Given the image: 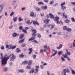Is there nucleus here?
Returning <instances> with one entry per match:
<instances>
[{
    "label": "nucleus",
    "instance_id": "1",
    "mask_svg": "<svg viewBox=\"0 0 75 75\" xmlns=\"http://www.w3.org/2000/svg\"><path fill=\"white\" fill-rule=\"evenodd\" d=\"M0 59H2L1 60V65H6L7 63V60L9 59V57H4L3 58V53H0Z\"/></svg>",
    "mask_w": 75,
    "mask_h": 75
},
{
    "label": "nucleus",
    "instance_id": "2",
    "mask_svg": "<svg viewBox=\"0 0 75 75\" xmlns=\"http://www.w3.org/2000/svg\"><path fill=\"white\" fill-rule=\"evenodd\" d=\"M32 31L33 33L32 34V37L31 38L29 39V41L34 40L35 37L36 36V31L35 29L32 30Z\"/></svg>",
    "mask_w": 75,
    "mask_h": 75
},
{
    "label": "nucleus",
    "instance_id": "3",
    "mask_svg": "<svg viewBox=\"0 0 75 75\" xmlns=\"http://www.w3.org/2000/svg\"><path fill=\"white\" fill-rule=\"evenodd\" d=\"M9 57H10V61H14V59L16 58V56L14 55V54H13V53L10 54V55L9 56Z\"/></svg>",
    "mask_w": 75,
    "mask_h": 75
},
{
    "label": "nucleus",
    "instance_id": "4",
    "mask_svg": "<svg viewBox=\"0 0 75 75\" xmlns=\"http://www.w3.org/2000/svg\"><path fill=\"white\" fill-rule=\"evenodd\" d=\"M59 17H56L55 18V19H54V21L56 22V23L57 24H59L60 23H61L62 24V22L61 21H60V22L58 21V20H59Z\"/></svg>",
    "mask_w": 75,
    "mask_h": 75
},
{
    "label": "nucleus",
    "instance_id": "5",
    "mask_svg": "<svg viewBox=\"0 0 75 75\" xmlns=\"http://www.w3.org/2000/svg\"><path fill=\"white\" fill-rule=\"evenodd\" d=\"M71 36V34L69 33H65L63 34V37L64 38L69 37Z\"/></svg>",
    "mask_w": 75,
    "mask_h": 75
},
{
    "label": "nucleus",
    "instance_id": "6",
    "mask_svg": "<svg viewBox=\"0 0 75 75\" xmlns=\"http://www.w3.org/2000/svg\"><path fill=\"white\" fill-rule=\"evenodd\" d=\"M30 16L32 17H36V14L35 13L33 12H31L30 13Z\"/></svg>",
    "mask_w": 75,
    "mask_h": 75
},
{
    "label": "nucleus",
    "instance_id": "7",
    "mask_svg": "<svg viewBox=\"0 0 75 75\" xmlns=\"http://www.w3.org/2000/svg\"><path fill=\"white\" fill-rule=\"evenodd\" d=\"M52 52H54V53L50 56L51 58V57H52V56H55V55H56V54H57V51L54 50V49H52Z\"/></svg>",
    "mask_w": 75,
    "mask_h": 75
},
{
    "label": "nucleus",
    "instance_id": "8",
    "mask_svg": "<svg viewBox=\"0 0 75 75\" xmlns=\"http://www.w3.org/2000/svg\"><path fill=\"white\" fill-rule=\"evenodd\" d=\"M17 71L18 74L20 73V72H21V73H23V72H24V69H21L18 70Z\"/></svg>",
    "mask_w": 75,
    "mask_h": 75
},
{
    "label": "nucleus",
    "instance_id": "9",
    "mask_svg": "<svg viewBox=\"0 0 75 75\" xmlns=\"http://www.w3.org/2000/svg\"><path fill=\"white\" fill-rule=\"evenodd\" d=\"M19 35H20L19 34H18L16 33H14L13 34V37H16L19 36Z\"/></svg>",
    "mask_w": 75,
    "mask_h": 75
},
{
    "label": "nucleus",
    "instance_id": "10",
    "mask_svg": "<svg viewBox=\"0 0 75 75\" xmlns=\"http://www.w3.org/2000/svg\"><path fill=\"white\" fill-rule=\"evenodd\" d=\"M47 26L48 28L50 27H51V28H54V26L52 25H50V24H49L47 25Z\"/></svg>",
    "mask_w": 75,
    "mask_h": 75
},
{
    "label": "nucleus",
    "instance_id": "11",
    "mask_svg": "<svg viewBox=\"0 0 75 75\" xmlns=\"http://www.w3.org/2000/svg\"><path fill=\"white\" fill-rule=\"evenodd\" d=\"M32 22H33V24L34 25H35V24H36L38 25H39V23L37 21H32Z\"/></svg>",
    "mask_w": 75,
    "mask_h": 75
},
{
    "label": "nucleus",
    "instance_id": "12",
    "mask_svg": "<svg viewBox=\"0 0 75 75\" xmlns=\"http://www.w3.org/2000/svg\"><path fill=\"white\" fill-rule=\"evenodd\" d=\"M24 40H25V39H23L21 40L18 42V44H21V43L24 42Z\"/></svg>",
    "mask_w": 75,
    "mask_h": 75
},
{
    "label": "nucleus",
    "instance_id": "13",
    "mask_svg": "<svg viewBox=\"0 0 75 75\" xmlns=\"http://www.w3.org/2000/svg\"><path fill=\"white\" fill-rule=\"evenodd\" d=\"M3 9V6L2 5H0V13H1Z\"/></svg>",
    "mask_w": 75,
    "mask_h": 75
},
{
    "label": "nucleus",
    "instance_id": "14",
    "mask_svg": "<svg viewBox=\"0 0 75 75\" xmlns=\"http://www.w3.org/2000/svg\"><path fill=\"white\" fill-rule=\"evenodd\" d=\"M62 57H63L64 58H67V57H68V55L66 53L64 54H62Z\"/></svg>",
    "mask_w": 75,
    "mask_h": 75
},
{
    "label": "nucleus",
    "instance_id": "15",
    "mask_svg": "<svg viewBox=\"0 0 75 75\" xmlns=\"http://www.w3.org/2000/svg\"><path fill=\"white\" fill-rule=\"evenodd\" d=\"M41 8L44 10H47V6H41Z\"/></svg>",
    "mask_w": 75,
    "mask_h": 75
},
{
    "label": "nucleus",
    "instance_id": "16",
    "mask_svg": "<svg viewBox=\"0 0 75 75\" xmlns=\"http://www.w3.org/2000/svg\"><path fill=\"white\" fill-rule=\"evenodd\" d=\"M61 8L62 10V11H64V10L67 9V7L65 6H63L61 7Z\"/></svg>",
    "mask_w": 75,
    "mask_h": 75
},
{
    "label": "nucleus",
    "instance_id": "17",
    "mask_svg": "<svg viewBox=\"0 0 75 75\" xmlns=\"http://www.w3.org/2000/svg\"><path fill=\"white\" fill-rule=\"evenodd\" d=\"M26 23L27 24H28V25H30L32 24V22H30V20H28L27 21Z\"/></svg>",
    "mask_w": 75,
    "mask_h": 75
},
{
    "label": "nucleus",
    "instance_id": "18",
    "mask_svg": "<svg viewBox=\"0 0 75 75\" xmlns=\"http://www.w3.org/2000/svg\"><path fill=\"white\" fill-rule=\"evenodd\" d=\"M34 72V68H32L30 72V74H33Z\"/></svg>",
    "mask_w": 75,
    "mask_h": 75
},
{
    "label": "nucleus",
    "instance_id": "19",
    "mask_svg": "<svg viewBox=\"0 0 75 75\" xmlns=\"http://www.w3.org/2000/svg\"><path fill=\"white\" fill-rule=\"evenodd\" d=\"M23 38H24V34H22L20 35L19 37V39H23Z\"/></svg>",
    "mask_w": 75,
    "mask_h": 75
},
{
    "label": "nucleus",
    "instance_id": "20",
    "mask_svg": "<svg viewBox=\"0 0 75 75\" xmlns=\"http://www.w3.org/2000/svg\"><path fill=\"white\" fill-rule=\"evenodd\" d=\"M3 71H4V72H6L8 71V68H7V67H4L3 68Z\"/></svg>",
    "mask_w": 75,
    "mask_h": 75
},
{
    "label": "nucleus",
    "instance_id": "21",
    "mask_svg": "<svg viewBox=\"0 0 75 75\" xmlns=\"http://www.w3.org/2000/svg\"><path fill=\"white\" fill-rule=\"evenodd\" d=\"M44 23L45 24H48L49 23V21L48 19H45L44 21Z\"/></svg>",
    "mask_w": 75,
    "mask_h": 75
},
{
    "label": "nucleus",
    "instance_id": "22",
    "mask_svg": "<svg viewBox=\"0 0 75 75\" xmlns=\"http://www.w3.org/2000/svg\"><path fill=\"white\" fill-rule=\"evenodd\" d=\"M28 65H31L32 64V61L30 60L29 62H28Z\"/></svg>",
    "mask_w": 75,
    "mask_h": 75
},
{
    "label": "nucleus",
    "instance_id": "23",
    "mask_svg": "<svg viewBox=\"0 0 75 75\" xmlns=\"http://www.w3.org/2000/svg\"><path fill=\"white\" fill-rule=\"evenodd\" d=\"M29 51H30L29 52V54H31V52L33 51V50H32V48H30L29 49Z\"/></svg>",
    "mask_w": 75,
    "mask_h": 75
},
{
    "label": "nucleus",
    "instance_id": "24",
    "mask_svg": "<svg viewBox=\"0 0 75 75\" xmlns=\"http://www.w3.org/2000/svg\"><path fill=\"white\" fill-rule=\"evenodd\" d=\"M62 53H63V52H62V51H60L58 52V55H59V56H60V55H61V54H62Z\"/></svg>",
    "mask_w": 75,
    "mask_h": 75
},
{
    "label": "nucleus",
    "instance_id": "25",
    "mask_svg": "<svg viewBox=\"0 0 75 75\" xmlns=\"http://www.w3.org/2000/svg\"><path fill=\"white\" fill-rule=\"evenodd\" d=\"M26 68L27 69H31V67L30 66V65H29L27 66Z\"/></svg>",
    "mask_w": 75,
    "mask_h": 75
},
{
    "label": "nucleus",
    "instance_id": "26",
    "mask_svg": "<svg viewBox=\"0 0 75 75\" xmlns=\"http://www.w3.org/2000/svg\"><path fill=\"white\" fill-rule=\"evenodd\" d=\"M16 52H21V51L20 50V49H18V48H17L16 49Z\"/></svg>",
    "mask_w": 75,
    "mask_h": 75
},
{
    "label": "nucleus",
    "instance_id": "27",
    "mask_svg": "<svg viewBox=\"0 0 75 75\" xmlns=\"http://www.w3.org/2000/svg\"><path fill=\"white\" fill-rule=\"evenodd\" d=\"M16 1H13L12 2V5H13V6H14L16 4Z\"/></svg>",
    "mask_w": 75,
    "mask_h": 75
},
{
    "label": "nucleus",
    "instance_id": "28",
    "mask_svg": "<svg viewBox=\"0 0 75 75\" xmlns=\"http://www.w3.org/2000/svg\"><path fill=\"white\" fill-rule=\"evenodd\" d=\"M23 19L21 18V17H20L18 18L19 21H23Z\"/></svg>",
    "mask_w": 75,
    "mask_h": 75
},
{
    "label": "nucleus",
    "instance_id": "29",
    "mask_svg": "<svg viewBox=\"0 0 75 75\" xmlns=\"http://www.w3.org/2000/svg\"><path fill=\"white\" fill-rule=\"evenodd\" d=\"M49 15L50 16L51 18H54V16L52 14L50 13Z\"/></svg>",
    "mask_w": 75,
    "mask_h": 75
},
{
    "label": "nucleus",
    "instance_id": "30",
    "mask_svg": "<svg viewBox=\"0 0 75 75\" xmlns=\"http://www.w3.org/2000/svg\"><path fill=\"white\" fill-rule=\"evenodd\" d=\"M17 17H15L13 18V21L14 22L17 21Z\"/></svg>",
    "mask_w": 75,
    "mask_h": 75
},
{
    "label": "nucleus",
    "instance_id": "31",
    "mask_svg": "<svg viewBox=\"0 0 75 75\" xmlns=\"http://www.w3.org/2000/svg\"><path fill=\"white\" fill-rule=\"evenodd\" d=\"M71 72L73 75L75 74V71L74 70H72V69H71Z\"/></svg>",
    "mask_w": 75,
    "mask_h": 75
},
{
    "label": "nucleus",
    "instance_id": "32",
    "mask_svg": "<svg viewBox=\"0 0 75 75\" xmlns=\"http://www.w3.org/2000/svg\"><path fill=\"white\" fill-rule=\"evenodd\" d=\"M28 62L27 61H25V62H22L23 64L24 65H26L27 64Z\"/></svg>",
    "mask_w": 75,
    "mask_h": 75
},
{
    "label": "nucleus",
    "instance_id": "33",
    "mask_svg": "<svg viewBox=\"0 0 75 75\" xmlns=\"http://www.w3.org/2000/svg\"><path fill=\"white\" fill-rule=\"evenodd\" d=\"M26 45L24 43H22L21 45V46L22 47H25Z\"/></svg>",
    "mask_w": 75,
    "mask_h": 75
},
{
    "label": "nucleus",
    "instance_id": "34",
    "mask_svg": "<svg viewBox=\"0 0 75 75\" xmlns=\"http://www.w3.org/2000/svg\"><path fill=\"white\" fill-rule=\"evenodd\" d=\"M38 4L39 5H41V4H44V3L42 2H39L38 3Z\"/></svg>",
    "mask_w": 75,
    "mask_h": 75
},
{
    "label": "nucleus",
    "instance_id": "35",
    "mask_svg": "<svg viewBox=\"0 0 75 75\" xmlns=\"http://www.w3.org/2000/svg\"><path fill=\"white\" fill-rule=\"evenodd\" d=\"M19 57L21 58H23L24 57V55L23 54H21L19 55Z\"/></svg>",
    "mask_w": 75,
    "mask_h": 75
},
{
    "label": "nucleus",
    "instance_id": "36",
    "mask_svg": "<svg viewBox=\"0 0 75 75\" xmlns=\"http://www.w3.org/2000/svg\"><path fill=\"white\" fill-rule=\"evenodd\" d=\"M36 11H41L40 8H36Z\"/></svg>",
    "mask_w": 75,
    "mask_h": 75
},
{
    "label": "nucleus",
    "instance_id": "37",
    "mask_svg": "<svg viewBox=\"0 0 75 75\" xmlns=\"http://www.w3.org/2000/svg\"><path fill=\"white\" fill-rule=\"evenodd\" d=\"M65 2H64L63 3H62L61 4L60 6H65Z\"/></svg>",
    "mask_w": 75,
    "mask_h": 75
},
{
    "label": "nucleus",
    "instance_id": "38",
    "mask_svg": "<svg viewBox=\"0 0 75 75\" xmlns=\"http://www.w3.org/2000/svg\"><path fill=\"white\" fill-rule=\"evenodd\" d=\"M71 20L72 22H74L75 23V19L74 18H72Z\"/></svg>",
    "mask_w": 75,
    "mask_h": 75
},
{
    "label": "nucleus",
    "instance_id": "39",
    "mask_svg": "<svg viewBox=\"0 0 75 75\" xmlns=\"http://www.w3.org/2000/svg\"><path fill=\"white\" fill-rule=\"evenodd\" d=\"M67 72V73H69L70 72V70L68 69H67L66 70V73Z\"/></svg>",
    "mask_w": 75,
    "mask_h": 75
},
{
    "label": "nucleus",
    "instance_id": "40",
    "mask_svg": "<svg viewBox=\"0 0 75 75\" xmlns=\"http://www.w3.org/2000/svg\"><path fill=\"white\" fill-rule=\"evenodd\" d=\"M13 27V25H11L10 26L8 27L9 29H11Z\"/></svg>",
    "mask_w": 75,
    "mask_h": 75
},
{
    "label": "nucleus",
    "instance_id": "41",
    "mask_svg": "<svg viewBox=\"0 0 75 75\" xmlns=\"http://www.w3.org/2000/svg\"><path fill=\"white\" fill-rule=\"evenodd\" d=\"M65 22L66 23H68L69 22V20L66 19L65 20Z\"/></svg>",
    "mask_w": 75,
    "mask_h": 75
},
{
    "label": "nucleus",
    "instance_id": "42",
    "mask_svg": "<svg viewBox=\"0 0 75 75\" xmlns=\"http://www.w3.org/2000/svg\"><path fill=\"white\" fill-rule=\"evenodd\" d=\"M67 31L70 32V31H71V29L70 28H68L67 29Z\"/></svg>",
    "mask_w": 75,
    "mask_h": 75
},
{
    "label": "nucleus",
    "instance_id": "43",
    "mask_svg": "<svg viewBox=\"0 0 75 75\" xmlns=\"http://www.w3.org/2000/svg\"><path fill=\"white\" fill-rule=\"evenodd\" d=\"M61 58L62 61L63 62L65 61V59H64V58L63 57H61Z\"/></svg>",
    "mask_w": 75,
    "mask_h": 75
},
{
    "label": "nucleus",
    "instance_id": "44",
    "mask_svg": "<svg viewBox=\"0 0 75 75\" xmlns=\"http://www.w3.org/2000/svg\"><path fill=\"white\" fill-rule=\"evenodd\" d=\"M11 48H12V45H8V48L9 49H11Z\"/></svg>",
    "mask_w": 75,
    "mask_h": 75
},
{
    "label": "nucleus",
    "instance_id": "45",
    "mask_svg": "<svg viewBox=\"0 0 75 75\" xmlns=\"http://www.w3.org/2000/svg\"><path fill=\"white\" fill-rule=\"evenodd\" d=\"M35 73H38V69H35Z\"/></svg>",
    "mask_w": 75,
    "mask_h": 75
},
{
    "label": "nucleus",
    "instance_id": "46",
    "mask_svg": "<svg viewBox=\"0 0 75 75\" xmlns=\"http://www.w3.org/2000/svg\"><path fill=\"white\" fill-rule=\"evenodd\" d=\"M63 29L64 30H66L67 29V27L66 26H64L63 27Z\"/></svg>",
    "mask_w": 75,
    "mask_h": 75
},
{
    "label": "nucleus",
    "instance_id": "47",
    "mask_svg": "<svg viewBox=\"0 0 75 75\" xmlns=\"http://www.w3.org/2000/svg\"><path fill=\"white\" fill-rule=\"evenodd\" d=\"M63 72H64V75H66V69H64L63 70Z\"/></svg>",
    "mask_w": 75,
    "mask_h": 75
},
{
    "label": "nucleus",
    "instance_id": "48",
    "mask_svg": "<svg viewBox=\"0 0 75 75\" xmlns=\"http://www.w3.org/2000/svg\"><path fill=\"white\" fill-rule=\"evenodd\" d=\"M47 74L48 75H50V72L49 71H47ZM51 75H54V74L53 73H52Z\"/></svg>",
    "mask_w": 75,
    "mask_h": 75
},
{
    "label": "nucleus",
    "instance_id": "49",
    "mask_svg": "<svg viewBox=\"0 0 75 75\" xmlns=\"http://www.w3.org/2000/svg\"><path fill=\"white\" fill-rule=\"evenodd\" d=\"M14 12L13 11H12L11 13L10 14V16H12L14 14Z\"/></svg>",
    "mask_w": 75,
    "mask_h": 75
},
{
    "label": "nucleus",
    "instance_id": "50",
    "mask_svg": "<svg viewBox=\"0 0 75 75\" xmlns=\"http://www.w3.org/2000/svg\"><path fill=\"white\" fill-rule=\"evenodd\" d=\"M53 3H54V1H52L50 2V4L51 5Z\"/></svg>",
    "mask_w": 75,
    "mask_h": 75
},
{
    "label": "nucleus",
    "instance_id": "51",
    "mask_svg": "<svg viewBox=\"0 0 75 75\" xmlns=\"http://www.w3.org/2000/svg\"><path fill=\"white\" fill-rule=\"evenodd\" d=\"M22 31L23 32V33H27V31H26V30H25L24 29H23Z\"/></svg>",
    "mask_w": 75,
    "mask_h": 75
},
{
    "label": "nucleus",
    "instance_id": "52",
    "mask_svg": "<svg viewBox=\"0 0 75 75\" xmlns=\"http://www.w3.org/2000/svg\"><path fill=\"white\" fill-rule=\"evenodd\" d=\"M16 46H13V47H12V50H13V49H15V48H16Z\"/></svg>",
    "mask_w": 75,
    "mask_h": 75
},
{
    "label": "nucleus",
    "instance_id": "53",
    "mask_svg": "<svg viewBox=\"0 0 75 75\" xmlns=\"http://www.w3.org/2000/svg\"><path fill=\"white\" fill-rule=\"evenodd\" d=\"M1 50H4V47L3 46H2L1 48Z\"/></svg>",
    "mask_w": 75,
    "mask_h": 75
},
{
    "label": "nucleus",
    "instance_id": "54",
    "mask_svg": "<svg viewBox=\"0 0 75 75\" xmlns=\"http://www.w3.org/2000/svg\"><path fill=\"white\" fill-rule=\"evenodd\" d=\"M38 37L39 38H41V35L40 34H38Z\"/></svg>",
    "mask_w": 75,
    "mask_h": 75
},
{
    "label": "nucleus",
    "instance_id": "55",
    "mask_svg": "<svg viewBox=\"0 0 75 75\" xmlns=\"http://www.w3.org/2000/svg\"><path fill=\"white\" fill-rule=\"evenodd\" d=\"M33 58H35V57H36V55L35 54H33Z\"/></svg>",
    "mask_w": 75,
    "mask_h": 75
},
{
    "label": "nucleus",
    "instance_id": "56",
    "mask_svg": "<svg viewBox=\"0 0 75 75\" xmlns=\"http://www.w3.org/2000/svg\"><path fill=\"white\" fill-rule=\"evenodd\" d=\"M35 67L36 68V69H38V68H39L40 67L39 66H36Z\"/></svg>",
    "mask_w": 75,
    "mask_h": 75
},
{
    "label": "nucleus",
    "instance_id": "57",
    "mask_svg": "<svg viewBox=\"0 0 75 75\" xmlns=\"http://www.w3.org/2000/svg\"><path fill=\"white\" fill-rule=\"evenodd\" d=\"M71 4H73L74 6H75V2H71Z\"/></svg>",
    "mask_w": 75,
    "mask_h": 75
},
{
    "label": "nucleus",
    "instance_id": "58",
    "mask_svg": "<svg viewBox=\"0 0 75 75\" xmlns=\"http://www.w3.org/2000/svg\"><path fill=\"white\" fill-rule=\"evenodd\" d=\"M40 67L41 69H44V67H43V65H40Z\"/></svg>",
    "mask_w": 75,
    "mask_h": 75
},
{
    "label": "nucleus",
    "instance_id": "59",
    "mask_svg": "<svg viewBox=\"0 0 75 75\" xmlns=\"http://www.w3.org/2000/svg\"><path fill=\"white\" fill-rule=\"evenodd\" d=\"M17 5L16 4V6H15L14 7L13 9H16V8L17 7Z\"/></svg>",
    "mask_w": 75,
    "mask_h": 75
},
{
    "label": "nucleus",
    "instance_id": "60",
    "mask_svg": "<svg viewBox=\"0 0 75 75\" xmlns=\"http://www.w3.org/2000/svg\"><path fill=\"white\" fill-rule=\"evenodd\" d=\"M44 1L45 3H48V0H44Z\"/></svg>",
    "mask_w": 75,
    "mask_h": 75
},
{
    "label": "nucleus",
    "instance_id": "61",
    "mask_svg": "<svg viewBox=\"0 0 75 75\" xmlns=\"http://www.w3.org/2000/svg\"><path fill=\"white\" fill-rule=\"evenodd\" d=\"M25 9V8L23 7L22 8L21 10L22 11H23V10H24Z\"/></svg>",
    "mask_w": 75,
    "mask_h": 75
},
{
    "label": "nucleus",
    "instance_id": "62",
    "mask_svg": "<svg viewBox=\"0 0 75 75\" xmlns=\"http://www.w3.org/2000/svg\"><path fill=\"white\" fill-rule=\"evenodd\" d=\"M67 59L68 61H71V59L70 58H69V57H67Z\"/></svg>",
    "mask_w": 75,
    "mask_h": 75
},
{
    "label": "nucleus",
    "instance_id": "63",
    "mask_svg": "<svg viewBox=\"0 0 75 75\" xmlns=\"http://www.w3.org/2000/svg\"><path fill=\"white\" fill-rule=\"evenodd\" d=\"M59 47L61 48H62V45L60 44L59 45Z\"/></svg>",
    "mask_w": 75,
    "mask_h": 75
},
{
    "label": "nucleus",
    "instance_id": "64",
    "mask_svg": "<svg viewBox=\"0 0 75 75\" xmlns=\"http://www.w3.org/2000/svg\"><path fill=\"white\" fill-rule=\"evenodd\" d=\"M33 42H35V43H37V41L35 40H33Z\"/></svg>",
    "mask_w": 75,
    "mask_h": 75
}]
</instances>
